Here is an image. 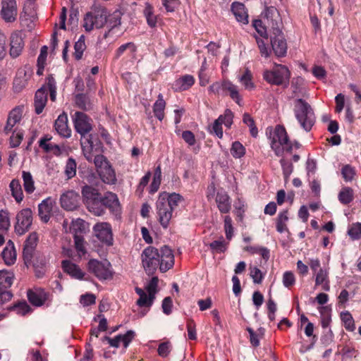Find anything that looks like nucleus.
I'll use <instances>...</instances> for the list:
<instances>
[{
	"instance_id": "1",
	"label": "nucleus",
	"mask_w": 361,
	"mask_h": 361,
	"mask_svg": "<svg viewBox=\"0 0 361 361\" xmlns=\"http://www.w3.org/2000/svg\"><path fill=\"white\" fill-rule=\"evenodd\" d=\"M141 259L142 267L149 276L153 275L158 267L161 272H166L174 264L173 251L166 245L160 251L152 246L146 247L141 254Z\"/></svg>"
},
{
	"instance_id": "2",
	"label": "nucleus",
	"mask_w": 361,
	"mask_h": 361,
	"mask_svg": "<svg viewBox=\"0 0 361 361\" xmlns=\"http://www.w3.org/2000/svg\"><path fill=\"white\" fill-rule=\"evenodd\" d=\"M264 20L271 27L273 36L271 44L274 54L277 56H283L287 51V44L283 34L279 27V13L274 7L267 8L264 11Z\"/></svg>"
},
{
	"instance_id": "3",
	"label": "nucleus",
	"mask_w": 361,
	"mask_h": 361,
	"mask_svg": "<svg viewBox=\"0 0 361 361\" xmlns=\"http://www.w3.org/2000/svg\"><path fill=\"white\" fill-rule=\"evenodd\" d=\"M183 200V197L176 192H161L159 195L156 202L158 220L164 228H166L173 216V212Z\"/></svg>"
},
{
	"instance_id": "4",
	"label": "nucleus",
	"mask_w": 361,
	"mask_h": 361,
	"mask_svg": "<svg viewBox=\"0 0 361 361\" xmlns=\"http://www.w3.org/2000/svg\"><path fill=\"white\" fill-rule=\"evenodd\" d=\"M293 111L300 127L306 132H310L316 121V116L310 104L302 99H297L294 102Z\"/></svg>"
},
{
	"instance_id": "5",
	"label": "nucleus",
	"mask_w": 361,
	"mask_h": 361,
	"mask_svg": "<svg viewBox=\"0 0 361 361\" xmlns=\"http://www.w3.org/2000/svg\"><path fill=\"white\" fill-rule=\"evenodd\" d=\"M269 139L271 148L278 157L282 156L285 152H290L293 149L286 130L282 126L277 125L274 130L270 131Z\"/></svg>"
},
{
	"instance_id": "6",
	"label": "nucleus",
	"mask_w": 361,
	"mask_h": 361,
	"mask_svg": "<svg viewBox=\"0 0 361 361\" xmlns=\"http://www.w3.org/2000/svg\"><path fill=\"white\" fill-rule=\"evenodd\" d=\"M108 11L103 6H94L87 12L83 18V27L86 32L100 29L107 22Z\"/></svg>"
},
{
	"instance_id": "7",
	"label": "nucleus",
	"mask_w": 361,
	"mask_h": 361,
	"mask_svg": "<svg viewBox=\"0 0 361 361\" xmlns=\"http://www.w3.org/2000/svg\"><path fill=\"white\" fill-rule=\"evenodd\" d=\"M262 77L270 85H287L289 83L290 72L287 66L274 63L272 70L264 71Z\"/></svg>"
},
{
	"instance_id": "8",
	"label": "nucleus",
	"mask_w": 361,
	"mask_h": 361,
	"mask_svg": "<svg viewBox=\"0 0 361 361\" xmlns=\"http://www.w3.org/2000/svg\"><path fill=\"white\" fill-rule=\"evenodd\" d=\"M88 271L94 274L99 280H107L112 277L111 264L108 261L101 262L97 259H90L87 264Z\"/></svg>"
},
{
	"instance_id": "9",
	"label": "nucleus",
	"mask_w": 361,
	"mask_h": 361,
	"mask_svg": "<svg viewBox=\"0 0 361 361\" xmlns=\"http://www.w3.org/2000/svg\"><path fill=\"white\" fill-rule=\"evenodd\" d=\"M15 231L19 235H23L29 231L32 224V212L29 208L23 209L16 215Z\"/></svg>"
},
{
	"instance_id": "10",
	"label": "nucleus",
	"mask_w": 361,
	"mask_h": 361,
	"mask_svg": "<svg viewBox=\"0 0 361 361\" xmlns=\"http://www.w3.org/2000/svg\"><path fill=\"white\" fill-rule=\"evenodd\" d=\"M73 121L74 128L76 132L81 135V138L86 137V135L92 129L91 119L85 114L76 111L73 117Z\"/></svg>"
},
{
	"instance_id": "11",
	"label": "nucleus",
	"mask_w": 361,
	"mask_h": 361,
	"mask_svg": "<svg viewBox=\"0 0 361 361\" xmlns=\"http://www.w3.org/2000/svg\"><path fill=\"white\" fill-rule=\"evenodd\" d=\"M95 236L106 246H111L114 243L111 226L106 222L96 224L93 227Z\"/></svg>"
},
{
	"instance_id": "12",
	"label": "nucleus",
	"mask_w": 361,
	"mask_h": 361,
	"mask_svg": "<svg viewBox=\"0 0 361 361\" xmlns=\"http://www.w3.org/2000/svg\"><path fill=\"white\" fill-rule=\"evenodd\" d=\"M1 16L6 23H13L18 16V7L16 0H1Z\"/></svg>"
},
{
	"instance_id": "13",
	"label": "nucleus",
	"mask_w": 361,
	"mask_h": 361,
	"mask_svg": "<svg viewBox=\"0 0 361 361\" xmlns=\"http://www.w3.org/2000/svg\"><path fill=\"white\" fill-rule=\"evenodd\" d=\"M135 290L136 293L139 295V298L137 300L136 304L140 307L143 308L138 312V315L140 317H142L149 312L150 307L153 305L155 298L147 293L140 288L136 287Z\"/></svg>"
},
{
	"instance_id": "14",
	"label": "nucleus",
	"mask_w": 361,
	"mask_h": 361,
	"mask_svg": "<svg viewBox=\"0 0 361 361\" xmlns=\"http://www.w3.org/2000/svg\"><path fill=\"white\" fill-rule=\"evenodd\" d=\"M79 195L73 190L63 193L60 198L61 207L68 211L77 209L79 206Z\"/></svg>"
},
{
	"instance_id": "15",
	"label": "nucleus",
	"mask_w": 361,
	"mask_h": 361,
	"mask_svg": "<svg viewBox=\"0 0 361 361\" xmlns=\"http://www.w3.org/2000/svg\"><path fill=\"white\" fill-rule=\"evenodd\" d=\"M48 264L49 257L42 253L37 252L31 264L35 269V276L37 278H42L44 276Z\"/></svg>"
},
{
	"instance_id": "16",
	"label": "nucleus",
	"mask_w": 361,
	"mask_h": 361,
	"mask_svg": "<svg viewBox=\"0 0 361 361\" xmlns=\"http://www.w3.org/2000/svg\"><path fill=\"white\" fill-rule=\"evenodd\" d=\"M49 295V293L42 288L29 290L27 291V298L29 302L36 307L43 305L48 300Z\"/></svg>"
},
{
	"instance_id": "17",
	"label": "nucleus",
	"mask_w": 361,
	"mask_h": 361,
	"mask_svg": "<svg viewBox=\"0 0 361 361\" xmlns=\"http://www.w3.org/2000/svg\"><path fill=\"white\" fill-rule=\"evenodd\" d=\"M54 128L57 133L65 138L70 137L71 130L68 126V116L66 113L61 114L54 123Z\"/></svg>"
},
{
	"instance_id": "18",
	"label": "nucleus",
	"mask_w": 361,
	"mask_h": 361,
	"mask_svg": "<svg viewBox=\"0 0 361 361\" xmlns=\"http://www.w3.org/2000/svg\"><path fill=\"white\" fill-rule=\"evenodd\" d=\"M10 56L12 58L19 56L24 47V42L19 32H14L11 36Z\"/></svg>"
},
{
	"instance_id": "19",
	"label": "nucleus",
	"mask_w": 361,
	"mask_h": 361,
	"mask_svg": "<svg viewBox=\"0 0 361 361\" xmlns=\"http://www.w3.org/2000/svg\"><path fill=\"white\" fill-rule=\"evenodd\" d=\"M54 204V201L48 197L38 205V214L43 222L47 223L49 221Z\"/></svg>"
},
{
	"instance_id": "20",
	"label": "nucleus",
	"mask_w": 361,
	"mask_h": 361,
	"mask_svg": "<svg viewBox=\"0 0 361 361\" xmlns=\"http://www.w3.org/2000/svg\"><path fill=\"white\" fill-rule=\"evenodd\" d=\"M216 203L219 212L222 214L228 213L231 208L230 197L224 190H219L216 193Z\"/></svg>"
},
{
	"instance_id": "21",
	"label": "nucleus",
	"mask_w": 361,
	"mask_h": 361,
	"mask_svg": "<svg viewBox=\"0 0 361 361\" xmlns=\"http://www.w3.org/2000/svg\"><path fill=\"white\" fill-rule=\"evenodd\" d=\"M231 9L238 22L243 25L248 23L247 11L243 3L238 1L233 2Z\"/></svg>"
},
{
	"instance_id": "22",
	"label": "nucleus",
	"mask_w": 361,
	"mask_h": 361,
	"mask_svg": "<svg viewBox=\"0 0 361 361\" xmlns=\"http://www.w3.org/2000/svg\"><path fill=\"white\" fill-rule=\"evenodd\" d=\"M61 267L63 271L72 278L78 280H81L84 278L85 273L78 265L71 262L70 260H63L61 262Z\"/></svg>"
},
{
	"instance_id": "23",
	"label": "nucleus",
	"mask_w": 361,
	"mask_h": 361,
	"mask_svg": "<svg viewBox=\"0 0 361 361\" xmlns=\"http://www.w3.org/2000/svg\"><path fill=\"white\" fill-rule=\"evenodd\" d=\"M47 102V87L46 86H42L37 90L35 96L34 105L35 111L37 114H40L43 111Z\"/></svg>"
},
{
	"instance_id": "24",
	"label": "nucleus",
	"mask_w": 361,
	"mask_h": 361,
	"mask_svg": "<svg viewBox=\"0 0 361 361\" xmlns=\"http://www.w3.org/2000/svg\"><path fill=\"white\" fill-rule=\"evenodd\" d=\"M22 107H16L10 111L8 116L6 125L4 128V131L6 133L11 132L13 128L20 121L22 118Z\"/></svg>"
},
{
	"instance_id": "25",
	"label": "nucleus",
	"mask_w": 361,
	"mask_h": 361,
	"mask_svg": "<svg viewBox=\"0 0 361 361\" xmlns=\"http://www.w3.org/2000/svg\"><path fill=\"white\" fill-rule=\"evenodd\" d=\"M102 202L104 203V210L106 208H108L115 214L119 213L121 209L120 203L118 198L115 193L107 192L104 197H102Z\"/></svg>"
},
{
	"instance_id": "26",
	"label": "nucleus",
	"mask_w": 361,
	"mask_h": 361,
	"mask_svg": "<svg viewBox=\"0 0 361 361\" xmlns=\"http://www.w3.org/2000/svg\"><path fill=\"white\" fill-rule=\"evenodd\" d=\"M315 286H321L324 291L330 290V281L327 269L320 268L315 274Z\"/></svg>"
},
{
	"instance_id": "27",
	"label": "nucleus",
	"mask_w": 361,
	"mask_h": 361,
	"mask_svg": "<svg viewBox=\"0 0 361 361\" xmlns=\"http://www.w3.org/2000/svg\"><path fill=\"white\" fill-rule=\"evenodd\" d=\"M2 258L6 265H12L16 261V252L14 243L9 240L1 252Z\"/></svg>"
},
{
	"instance_id": "28",
	"label": "nucleus",
	"mask_w": 361,
	"mask_h": 361,
	"mask_svg": "<svg viewBox=\"0 0 361 361\" xmlns=\"http://www.w3.org/2000/svg\"><path fill=\"white\" fill-rule=\"evenodd\" d=\"M98 173L99 175L100 178L104 183L110 185L116 183V173L109 164H106L103 169H99Z\"/></svg>"
},
{
	"instance_id": "29",
	"label": "nucleus",
	"mask_w": 361,
	"mask_h": 361,
	"mask_svg": "<svg viewBox=\"0 0 361 361\" xmlns=\"http://www.w3.org/2000/svg\"><path fill=\"white\" fill-rule=\"evenodd\" d=\"M225 85V92H228L230 97L240 106H243L242 97L239 92L238 87L228 80Z\"/></svg>"
},
{
	"instance_id": "30",
	"label": "nucleus",
	"mask_w": 361,
	"mask_h": 361,
	"mask_svg": "<svg viewBox=\"0 0 361 361\" xmlns=\"http://www.w3.org/2000/svg\"><path fill=\"white\" fill-rule=\"evenodd\" d=\"M51 140V136L45 135L40 138L39 140V146L45 152H53L55 154L60 153V147L59 145L53 143H49V142Z\"/></svg>"
},
{
	"instance_id": "31",
	"label": "nucleus",
	"mask_w": 361,
	"mask_h": 361,
	"mask_svg": "<svg viewBox=\"0 0 361 361\" xmlns=\"http://www.w3.org/2000/svg\"><path fill=\"white\" fill-rule=\"evenodd\" d=\"M122 16L123 12L120 9H116L111 14L108 13L107 22L106 23L109 29V32L121 25Z\"/></svg>"
},
{
	"instance_id": "32",
	"label": "nucleus",
	"mask_w": 361,
	"mask_h": 361,
	"mask_svg": "<svg viewBox=\"0 0 361 361\" xmlns=\"http://www.w3.org/2000/svg\"><path fill=\"white\" fill-rule=\"evenodd\" d=\"M89 212L96 216H102L104 214V206L102 202V197L100 195L96 200H92L86 205Z\"/></svg>"
},
{
	"instance_id": "33",
	"label": "nucleus",
	"mask_w": 361,
	"mask_h": 361,
	"mask_svg": "<svg viewBox=\"0 0 361 361\" xmlns=\"http://www.w3.org/2000/svg\"><path fill=\"white\" fill-rule=\"evenodd\" d=\"M195 83V78L191 75H185L175 81V86L177 90L184 91L188 90Z\"/></svg>"
},
{
	"instance_id": "34",
	"label": "nucleus",
	"mask_w": 361,
	"mask_h": 361,
	"mask_svg": "<svg viewBox=\"0 0 361 361\" xmlns=\"http://www.w3.org/2000/svg\"><path fill=\"white\" fill-rule=\"evenodd\" d=\"M29 76L27 75L25 71L19 70L13 80V89L15 92H20L25 87Z\"/></svg>"
},
{
	"instance_id": "35",
	"label": "nucleus",
	"mask_w": 361,
	"mask_h": 361,
	"mask_svg": "<svg viewBox=\"0 0 361 361\" xmlns=\"http://www.w3.org/2000/svg\"><path fill=\"white\" fill-rule=\"evenodd\" d=\"M166 107V102L161 94L158 95L157 101L153 105V112L154 116L161 121L164 118V109Z\"/></svg>"
},
{
	"instance_id": "36",
	"label": "nucleus",
	"mask_w": 361,
	"mask_h": 361,
	"mask_svg": "<svg viewBox=\"0 0 361 361\" xmlns=\"http://www.w3.org/2000/svg\"><path fill=\"white\" fill-rule=\"evenodd\" d=\"M9 188L11 192V195L13 197L15 200L18 203L21 202L23 200V192L19 180L13 179L9 184Z\"/></svg>"
},
{
	"instance_id": "37",
	"label": "nucleus",
	"mask_w": 361,
	"mask_h": 361,
	"mask_svg": "<svg viewBox=\"0 0 361 361\" xmlns=\"http://www.w3.org/2000/svg\"><path fill=\"white\" fill-rule=\"evenodd\" d=\"M80 144L83 155L88 161H92L93 159V142L90 138L84 137L80 139Z\"/></svg>"
},
{
	"instance_id": "38",
	"label": "nucleus",
	"mask_w": 361,
	"mask_h": 361,
	"mask_svg": "<svg viewBox=\"0 0 361 361\" xmlns=\"http://www.w3.org/2000/svg\"><path fill=\"white\" fill-rule=\"evenodd\" d=\"M82 195L84 203L85 204V205H87L92 200H94L97 197H99L100 196V194L95 188L89 185H85L82 188Z\"/></svg>"
},
{
	"instance_id": "39",
	"label": "nucleus",
	"mask_w": 361,
	"mask_h": 361,
	"mask_svg": "<svg viewBox=\"0 0 361 361\" xmlns=\"http://www.w3.org/2000/svg\"><path fill=\"white\" fill-rule=\"evenodd\" d=\"M238 79L245 90H252L255 88V85L252 82V73L248 68H246L243 74L239 75Z\"/></svg>"
},
{
	"instance_id": "40",
	"label": "nucleus",
	"mask_w": 361,
	"mask_h": 361,
	"mask_svg": "<svg viewBox=\"0 0 361 361\" xmlns=\"http://www.w3.org/2000/svg\"><path fill=\"white\" fill-rule=\"evenodd\" d=\"M288 221V210H284L279 213L277 219H276V231L283 233L286 231H288L287 228V222Z\"/></svg>"
},
{
	"instance_id": "41",
	"label": "nucleus",
	"mask_w": 361,
	"mask_h": 361,
	"mask_svg": "<svg viewBox=\"0 0 361 361\" xmlns=\"http://www.w3.org/2000/svg\"><path fill=\"white\" fill-rule=\"evenodd\" d=\"M321 317L322 328H327L331 321V309L329 306H322L318 308Z\"/></svg>"
},
{
	"instance_id": "42",
	"label": "nucleus",
	"mask_w": 361,
	"mask_h": 361,
	"mask_svg": "<svg viewBox=\"0 0 361 361\" xmlns=\"http://www.w3.org/2000/svg\"><path fill=\"white\" fill-rule=\"evenodd\" d=\"M14 275L12 272L5 269L0 270V288H9L13 281Z\"/></svg>"
},
{
	"instance_id": "43",
	"label": "nucleus",
	"mask_w": 361,
	"mask_h": 361,
	"mask_svg": "<svg viewBox=\"0 0 361 361\" xmlns=\"http://www.w3.org/2000/svg\"><path fill=\"white\" fill-rule=\"evenodd\" d=\"M161 181V169L159 165L154 170L152 181L149 185V192L151 194L155 193L159 188Z\"/></svg>"
},
{
	"instance_id": "44",
	"label": "nucleus",
	"mask_w": 361,
	"mask_h": 361,
	"mask_svg": "<svg viewBox=\"0 0 361 361\" xmlns=\"http://www.w3.org/2000/svg\"><path fill=\"white\" fill-rule=\"evenodd\" d=\"M70 232L75 235H82L85 230V221L81 219L73 220L70 226Z\"/></svg>"
},
{
	"instance_id": "45",
	"label": "nucleus",
	"mask_w": 361,
	"mask_h": 361,
	"mask_svg": "<svg viewBox=\"0 0 361 361\" xmlns=\"http://www.w3.org/2000/svg\"><path fill=\"white\" fill-rule=\"evenodd\" d=\"M339 202L343 204H348L353 200V191L349 187H345L339 192L338 196Z\"/></svg>"
},
{
	"instance_id": "46",
	"label": "nucleus",
	"mask_w": 361,
	"mask_h": 361,
	"mask_svg": "<svg viewBox=\"0 0 361 361\" xmlns=\"http://www.w3.org/2000/svg\"><path fill=\"white\" fill-rule=\"evenodd\" d=\"M75 105L82 110H88L91 108V103L89 97L82 93L77 94L75 97Z\"/></svg>"
},
{
	"instance_id": "47",
	"label": "nucleus",
	"mask_w": 361,
	"mask_h": 361,
	"mask_svg": "<svg viewBox=\"0 0 361 361\" xmlns=\"http://www.w3.org/2000/svg\"><path fill=\"white\" fill-rule=\"evenodd\" d=\"M22 178L23 180V186L25 192L28 194L32 193L35 188L31 173L30 172L23 171Z\"/></svg>"
},
{
	"instance_id": "48",
	"label": "nucleus",
	"mask_w": 361,
	"mask_h": 361,
	"mask_svg": "<svg viewBox=\"0 0 361 361\" xmlns=\"http://www.w3.org/2000/svg\"><path fill=\"white\" fill-rule=\"evenodd\" d=\"M43 86H46L47 92H49L50 99L54 102L56 98V83L54 78L52 75L49 76Z\"/></svg>"
},
{
	"instance_id": "49",
	"label": "nucleus",
	"mask_w": 361,
	"mask_h": 361,
	"mask_svg": "<svg viewBox=\"0 0 361 361\" xmlns=\"http://www.w3.org/2000/svg\"><path fill=\"white\" fill-rule=\"evenodd\" d=\"M341 318L347 331H353L355 329L354 319L349 312H343L341 314Z\"/></svg>"
},
{
	"instance_id": "50",
	"label": "nucleus",
	"mask_w": 361,
	"mask_h": 361,
	"mask_svg": "<svg viewBox=\"0 0 361 361\" xmlns=\"http://www.w3.org/2000/svg\"><path fill=\"white\" fill-rule=\"evenodd\" d=\"M86 49L85 42V36L81 35L74 45V56L75 59L79 60L82 58L83 52Z\"/></svg>"
},
{
	"instance_id": "51",
	"label": "nucleus",
	"mask_w": 361,
	"mask_h": 361,
	"mask_svg": "<svg viewBox=\"0 0 361 361\" xmlns=\"http://www.w3.org/2000/svg\"><path fill=\"white\" fill-rule=\"evenodd\" d=\"M231 154L234 158L240 159L245 154V148L240 142L235 141L232 144Z\"/></svg>"
},
{
	"instance_id": "52",
	"label": "nucleus",
	"mask_w": 361,
	"mask_h": 361,
	"mask_svg": "<svg viewBox=\"0 0 361 361\" xmlns=\"http://www.w3.org/2000/svg\"><path fill=\"white\" fill-rule=\"evenodd\" d=\"M209 247L214 252L222 253L227 249V243L225 242L223 237L219 240H214L209 244Z\"/></svg>"
},
{
	"instance_id": "53",
	"label": "nucleus",
	"mask_w": 361,
	"mask_h": 361,
	"mask_svg": "<svg viewBox=\"0 0 361 361\" xmlns=\"http://www.w3.org/2000/svg\"><path fill=\"white\" fill-rule=\"evenodd\" d=\"M280 164L282 168L284 179L287 181L293 171V166L292 163L286 158L281 159Z\"/></svg>"
},
{
	"instance_id": "54",
	"label": "nucleus",
	"mask_w": 361,
	"mask_h": 361,
	"mask_svg": "<svg viewBox=\"0 0 361 361\" xmlns=\"http://www.w3.org/2000/svg\"><path fill=\"white\" fill-rule=\"evenodd\" d=\"M126 51H128L130 54L136 51V47L133 42H128L121 45L116 51L115 58L118 59Z\"/></svg>"
},
{
	"instance_id": "55",
	"label": "nucleus",
	"mask_w": 361,
	"mask_h": 361,
	"mask_svg": "<svg viewBox=\"0 0 361 361\" xmlns=\"http://www.w3.org/2000/svg\"><path fill=\"white\" fill-rule=\"evenodd\" d=\"M341 175L345 182L351 181L355 175V168L350 164L344 165L341 169Z\"/></svg>"
},
{
	"instance_id": "56",
	"label": "nucleus",
	"mask_w": 361,
	"mask_h": 361,
	"mask_svg": "<svg viewBox=\"0 0 361 361\" xmlns=\"http://www.w3.org/2000/svg\"><path fill=\"white\" fill-rule=\"evenodd\" d=\"M233 114L230 109H226L223 115H220L218 119L220 123L224 124L228 128L233 124Z\"/></svg>"
},
{
	"instance_id": "57",
	"label": "nucleus",
	"mask_w": 361,
	"mask_h": 361,
	"mask_svg": "<svg viewBox=\"0 0 361 361\" xmlns=\"http://www.w3.org/2000/svg\"><path fill=\"white\" fill-rule=\"evenodd\" d=\"M228 80H224L222 81H217L212 83L208 88L209 94H219L221 92H225V84Z\"/></svg>"
},
{
	"instance_id": "58",
	"label": "nucleus",
	"mask_w": 361,
	"mask_h": 361,
	"mask_svg": "<svg viewBox=\"0 0 361 361\" xmlns=\"http://www.w3.org/2000/svg\"><path fill=\"white\" fill-rule=\"evenodd\" d=\"M75 247L80 257L85 255L86 253V249L85 246V240L83 235H75L73 237Z\"/></svg>"
},
{
	"instance_id": "59",
	"label": "nucleus",
	"mask_w": 361,
	"mask_h": 361,
	"mask_svg": "<svg viewBox=\"0 0 361 361\" xmlns=\"http://www.w3.org/2000/svg\"><path fill=\"white\" fill-rule=\"evenodd\" d=\"M23 132L21 130H15L10 137L11 147H18L23 140Z\"/></svg>"
},
{
	"instance_id": "60",
	"label": "nucleus",
	"mask_w": 361,
	"mask_h": 361,
	"mask_svg": "<svg viewBox=\"0 0 361 361\" xmlns=\"http://www.w3.org/2000/svg\"><path fill=\"white\" fill-rule=\"evenodd\" d=\"M12 309L16 311V312L19 314L24 316L31 312V307L30 305L25 302H20L17 305H14Z\"/></svg>"
},
{
	"instance_id": "61",
	"label": "nucleus",
	"mask_w": 361,
	"mask_h": 361,
	"mask_svg": "<svg viewBox=\"0 0 361 361\" xmlns=\"http://www.w3.org/2000/svg\"><path fill=\"white\" fill-rule=\"evenodd\" d=\"M65 173L68 178H71L74 177L76 174V162L75 161L72 159L69 158L67 160L66 169H65Z\"/></svg>"
},
{
	"instance_id": "62",
	"label": "nucleus",
	"mask_w": 361,
	"mask_h": 361,
	"mask_svg": "<svg viewBox=\"0 0 361 361\" xmlns=\"http://www.w3.org/2000/svg\"><path fill=\"white\" fill-rule=\"evenodd\" d=\"M10 227L9 213L7 210H0V229L8 230Z\"/></svg>"
},
{
	"instance_id": "63",
	"label": "nucleus",
	"mask_w": 361,
	"mask_h": 361,
	"mask_svg": "<svg viewBox=\"0 0 361 361\" xmlns=\"http://www.w3.org/2000/svg\"><path fill=\"white\" fill-rule=\"evenodd\" d=\"M36 254L37 252H35V249L23 246V256L25 264L27 266L31 264V262Z\"/></svg>"
},
{
	"instance_id": "64",
	"label": "nucleus",
	"mask_w": 361,
	"mask_h": 361,
	"mask_svg": "<svg viewBox=\"0 0 361 361\" xmlns=\"http://www.w3.org/2000/svg\"><path fill=\"white\" fill-rule=\"evenodd\" d=\"M348 234L353 240H358L361 238V224L355 223L351 225L348 231Z\"/></svg>"
}]
</instances>
